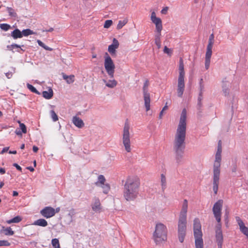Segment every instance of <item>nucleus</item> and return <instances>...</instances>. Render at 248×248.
I'll return each mask as SVG.
<instances>
[{
  "mask_svg": "<svg viewBox=\"0 0 248 248\" xmlns=\"http://www.w3.org/2000/svg\"><path fill=\"white\" fill-rule=\"evenodd\" d=\"M186 110L184 108L182 111L173 141V150L175 153L176 161L178 164L183 162L184 153L186 147Z\"/></svg>",
  "mask_w": 248,
  "mask_h": 248,
  "instance_id": "1",
  "label": "nucleus"
},
{
  "mask_svg": "<svg viewBox=\"0 0 248 248\" xmlns=\"http://www.w3.org/2000/svg\"><path fill=\"white\" fill-rule=\"evenodd\" d=\"M140 182L138 178L128 177L124 186L123 196L127 201L135 200L139 194Z\"/></svg>",
  "mask_w": 248,
  "mask_h": 248,
  "instance_id": "2",
  "label": "nucleus"
},
{
  "mask_svg": "<svg viewBox=\"0 0 248 248\" xmlns=\"http://www.w3.org/2000/svg\"><path fill=\"white\" fill-rule=\"evenodd\" d=\"M188 208L187 200H184L178 222V234L179 240L181 243L184 241L186 230V215Z\"/></svg>",
  "mask_w": 248,
  "mask_h": 248,
  "instance_id": "3",
  "label": "nucleus"
},
{
  "mask_svg": "<svg viewBox=\"0 0 248 248\" xmlns=\"http://www.w3.org/2000/svg\"><path fill=\"white\" fill-rule=\"evenodd\" d=\"M221 152L217 151L215 161L213 167V190L214 194H217L218 191L220 174V162L221 161Z\"/></svg>",
  "mask_w": 248,
  "mask_h": 248,
  "instance_id": "4",
  "label": "nucleus"
},
{
  "mask_svg": "<svg viewBox=\"0 0 248 248\" xmlns=\"http://www.w3.org/2000/svg\"><path fill=\"white\" fill-rule=\"evenodd\" d=\"M168 230L166 226L161 223H157L154 233V239L156 245H160L167 241Z\"/></svg>",
  "mask_w": 248,
  "mask_h": 248,
  "instance_id": "5",
  "label": "nucleus"
},
{
  "mask_svg": "<svg viewBox=\"0 0 248 248\" xmlns=\"http://www.w3.org/2000/svg\"><path fill=\"white\" fill-rule=\"evenodd\" d=\"M201 228L200 219L198 218H195L193 221V231L196 248H203V242L202 238V233Z\"/></svg>",
  "mask_w": 248,
  "mask_h": 248,
  "instance_id": "6",
  "label": "nucleus"
},
{
  "mask_svg": "<svg viewBox=\"0 0 248 248\" xmlns=\"http://www.w3.org/2000/svg\"><path fill=\"white\" fill-rule=\"evenodd\" d=\"M223 201L219 200L213 205V213L217 224L216 227V232H222L221 230V217Z\"/></svg>",
  "mask_w": 248,
  "mask_h": 248,
  "instance_id": "7",
  "label": "nucleus"
},
{
  "mask_svg": "<svg viewBox=\"0 0 248 248\" xmlns=\"http://www.w3.org/2000/svg\"><path fill=\"white\" fill-rule=\"evenodd\" d=\"M130 126L128 120H126L124 123L123 132V143L125 150L127 152H130L131 149L130 146V139L129 133Z\"/></svg>",
  "mask_w": 248,
  "mask_h": 248,
  "instance_id": "8",
  "label": "nucleus"
},
{
  "mask_svg": "<svg viewBox=\"0 0 248 248\" xmlns=\"http://www.w3.org/2000/svg\"><path fill=\"white\" fill-rule=\"evenodd\" d=\"M104 66L110 78H113L115 66L111 58L107 52L105 55Z\"/></svg>",
  "mask_w": 248,
  "mask_h": 248,
  "instance_id": "9",
  "label": "nucleus"
},
{
  "mask_svg": "<svg viewBox=\"0 0 248 248\" xmlns=\"http://www.w3.org/2000/svg\"><path fill=\"white\" fill-rule=\"evenodd\" d=\"M148 85V81L146 80L144 83L143 87L144 105L147 111L149 110L150 109V96L149 93L148 92L147 89Z\"/></svg>",
  "mask_w": 248,
  "mask_h": 248,
  "instance_id": "10",
  "label": "nucleus"
},
{
  "mask_svg": "<svg viewBox=\"0 0 248 248\" xmlns=\"http://www.w3.org/2000/svg\"><path fill=\"white\" fill-rule=\"evenodd\" d=\"M185 76H179L178 78L177 95L181 97L185 90Z\"/></svg>",
  "mask_w": 248,
  "mask_h": 248,
  "instance_id": "11",
  "label": "nucleus"
},
{
  "mask_svg": "<svg viewBox=\"0 0 248 248\" xmlns=\"http://www.w3.org/2000/svg\"><path fill=\"white\" fill-rule=\"evenodd\" d=\"M40 214L46 218H50L55 215V209L50 206L45 207L41 210Z\"/></svg>",
  "mask_w": 248,
  "mask_h": 248,
  "instance_id": "12",
  "label": "nucleus"
},
{
  "mask_svg": "<svg viewBox=\"0 0 248 248\" xmlns=\"http://www.w3.org/2000/svg\"><path fill=\"white\" fill-rule=\"evenodd\" d=\"M151 20L153 23L155 25V29L156 31H161L162 30V23L161 19L157 17L155 12L151 14Z\"/></svg>",
  "mask_w": 248,
  "mask_h": 248,
  "instance_id": "13",
  "label": "nucleus"
},
{
  "mask_svg": "<svg viewBox=\"0 0 248 248\" xmlns=\"http://www.w3.org/2000/svg\"><path fill=\"white\" fill-rule=\"evenodd\" d=\"M236 221L239 226L240 231L242 233L247 236L248 239V227L245 226L244 223L239 217H235Z\"/></svg>",
  "mask_w": 248,
  "mask_h": 248,
  "instance_id": "14",
  "label": "nucleus"
},
{
  "mask_svg": "<svg viewBox=\"0 0 248 248\" xmlns=\"http://www.w3.org/2000/svg\"><path fill=\"white\" fill-rule=\"evenodd\" d=\"M92 208L95 212H100L101 210V203L99 198L95 197L93 199Z\"/></svg>",
  "mask_w": 248,
  "mask_h": 248,
  "instance_id": "15",
  "label": "nucleus"
},
{
  "mask_svg": "<svg viewBox=\"0 0 248 248\" xmlns=\"http://www.w3.org/2000/svg\"><path fill=\"white\" fill-rule=\"evenodd\" d=\"M119 44L118 41L114 38L113 39V42L112 44L109 45L108 47V51L111 54H114L116 52V49H117L119 46Z\"/></svg>",
  "mask_w": 248,
  "mask_h": 248,
  "instance_id": "16",
  "label": "nucleus"
},
{
  "mask_svg": "<svg viewBox=\"0 0 248 248\" xmlns=\"http://www.w3.org/2000/svg\"><path fill=\"white\" fill-rule=\"evenodd\" d=\"M72 122L76 126L79 128H82L84 125L83 121L77 116H75L73 117Z\"/></svg>",
  "mask_w": 248,
  "mask_h": 248,
  "instance_id": "17",
  "label": "nucleus"
},
{
  "mask_svg": "<svg viewBox=\"0 0 248 248\" xmlns=\"http://www.w3.org/2000/svg\"><path fill=\"white\" fill-rule=\"evenodd\" d=\"M216 240L218 248H222L223 241L222 232H216Z\"/></svg>",
  "mask_w": 248,
  "mask_h": 248,
  "instance_id": "18",
  "label": "nucleus"
},
{
  "mask_svg": "<svg viewBox=\"0 0 248 248\" xmlns=\"http://www.w3.org/2000/svg\"><path fill=\"white\" fill-rule=\"evenodd\" d=\"M222 83V90L224 95L226 96L229 94L230 83L226 80V78L223 80Z\"/></svg>",
  "mask_w": 248,
  "mask_h": 248,
  "instance_id": "19",
  "label": "nucleus"
},
{
  "mask_svg": "<svg viewBox=\"0 0 248 248\" xmlns=\"http://www.w3.org/2000/svg\"><path fill=\"white\" fill-rule=\"evenodd\" d=\"M214 43V34H211L209 38L208 44L207 46L206 52H212V47Z\"/></svg>",
  "mask_w": 248,
  "mask_h": 248,
  "instance_id": "20",
  "label": "nucleus"
},
{
  "mask_svg": "<svg viewBox=\"0 0 248 248\" xmlns=\"http://www.w3.org/2000/svg\"><path fill=\"white\" fill-rule=\"evenodd\" d=\"M103 81L105 83L106 86L109 88H114L117 84V82L115 79L107 81L105 79H103Z\"/></svg>",
  "mask_w": 248,
  "mask_h": 248,
  "instance_id": "21",
  "label": "nucleus"
},
{
  "mask_svg": "<svg viewBox=\"0 0 248 248\" xmlns=\"http://www.w3.org/2000/svg\"><path fill=\"white\" fill-rule=\"evenodd\" d=\"M32 224L33 225L39 226L41 227H46L47 226L48 223L46 220L45 219L40 218L34 221Z\"/></svg>",
  "mask_w": 248,
  "mask_h": 248,
  "instance_id": "22",
  "label": "nucleus"
},
{
  "mask_svg": "<svg viewBox=\"0 0 248 248\" xmlns=\"http://www.w3.org/2000/svg\"><path fill=\"white\" fill-rule=\"evenodd\" d=\"M63 78L66 80V82L68 84L73 83L75 81V76L73 75L67 76L63 73H62Z\"/></svg>",
  "mask_w": 248,
  "mask_h": 248,
  "instance_id": "23",
  "label": "nucleus"
},
{
  "mask_svg": "<svg viewBox=\"0 0 248 248\" xmlns=\"http://www.w3.org/2000/svg\"><path fill=\"white\" fill-rule=\"evenodd\" d=\"M212 54V52H206L205 60V68L206 70L208 69L210 64V59Z\"/></svg>",
  "mask_w": 248,
  "mask_h": 248,
  "instance_id": "24",
  "label": "nucleus"
},
{
  "mask_svg": "<svg viewBox=\"0 0 248 248\" xmlns=\"http://www.w3.org/2000/svg\"><path fill=\"white\" fill-rule=\"evenodd\" d=\"M11 36L15 39L22 38V31H20L19 29H16L11 32Z\"/></svg>",
  "mask_w": 248,
  "mask_h": 248,
  "instance_id": "25",
  "label": "nucleus"
},
{
  "mask_svg": "<svg viewBox=\"0 0 248 248\" xmlns=\"http://www.w3.org/2000/svg\"><path fill=\"white\" fill-rule=\"evenodd\" d=\"M53 95V92L51 88H49L48 91H45L42 92L43 96L46 99H50L51 98Z\"/></svg>",
  "mask_w": 248,
  "mask_h": 248,
  "instance_id": "26",
  "label": "nucleus"
},
{
  "mask_svg": "<svg viewBox=\"0 0 248 248\" xmlns=\"http://www.w3.org/2000/svg\"><path fill=\"white\" fill-rule=\"evenodd\" d=\"M106 179L103 175H99L98 177V181L95 183V185L97 186H100L102 185L105 184Z\"/></svg>",
  "mask_w": 248,
  "mask_h": 248,
  "instance_id": "27",
  "label": "nucleus"
},
{
  "mask_svg": "<svg viewBox=\"0 0 248 248\" xmlns=\"http://www.w3.org/2000/svg\"><path fill=\"white\" fill-rule=\"evenodd\" d=\"M179 76H185L184 66L183 64V61L182 58L180 59L179 62Z\"/></svg>",
  "mask_w": 248,
  "mask_h": 248,
  "instance_id": "28",
  "label": "nucleus"
},
{
  "mask_svg": "<svg viewBox=\"0 0 248 248\" xmlns=\"http://www.w3.org/2000/svg\"><path fill=\"white\" fill-rule=\"evenodd\" d=\"M21 220H22V218L20 216H16L15 217H14L11 219L7 220L6 222L8 224H11L13 223H19Z\"/></svg>",
  "mask_w": 248,
  "mask_h": 248,
  "instance_id": "29",
  "label": "nucleus"
},
{
  "mask_svg": "<svg viewBox=\"0 0 248 248\" xmlns=\"http://www.w3.org/2000/svg\"><path fill=\"white\" fill-rule=\"evenodd\" d=\"M161 183L162 189L163 191L166 189L167 187V183H166V178L164 174H161Z\"/></svg>",
  "mask_w": 248,
  "mask_h": 248,
  "instance_id": "30",
  "label": "nucleus"
},
{
  "mask_svg": "<svg viewBox=\"0 0 248 248\" xmlns=\"http://www.w3.org/2000/svg\"><path fill=\"white\" fill-rule=\"evenodd\" d=\"M34 34H35V33L33 31H32L29 29H25L22 31V36H27L28 35Z\"/></svg>",
  "mask_w": 248,
  "mask_h": 248,
  "instance_id": "31",
  "label": "nucleus"
},
{
  "mask_svg": "<svg viewBox=\"0 0 248 248\" xmlns=\"http://www.w3.org/2000/svg\"><path fill=\"white\" fill-rule=\"evenodd\" d=\"M127 21L128 20L127 19H125L123 20L119 21L118 24H117V29H121L127 23Z\"/></svg>",
  "mask_w": 248,
  "mask_h": 248,
  "instance_id": "32",
  "label": "nucleus"
},
{
  "mask_svg": "<svg viewBox=\"0 0 248 248\" xmlns=\"http://www.w3.org/2000/svg\"><path fill=\"white\" fill-rule=\"evenodd\" d=\"M27 87L29 90H30L31 92L35 93L37 94H40V93L39 92H38L36 89L32 85L27 83Z\"/></svg>",
  "mask_w": 248,
  "mask_h": 248,
  "instance_id": "33",
  "label": "nucleus"
},
{
  "mask_svg": "<svg viewBox=\"0 0 248 248\" xmlns=\"http://www.w3.org/2000/svg\"><path fill=\"white\" fill-rule=\"evenodd\" d=\"M2 228L3 229L5 235H13L14 234V232L12 231L10 227H7L6 228H4V227H3Z\"/></svg>",
  "mask_w": 248,
  "mask_h": 248,
  "instance_id": "34",
  "label": "nucleus"
},
{
  "mask_svg": "<svg viewBox=\"0 0 248 248\" xmlns=\"http://www.w3.org/2000/svg\"><path fill=\"white\" fill-rule=\"evenodd\" d=\"M101 186L103 188V192L104 194H108L110 190V186L108 184H105L101 185Z\"/></svg>",
  "mask_w": 248,
  "mask_h": 248,
  "instance_id": "35",
  "label": "nucleus"
},
{
  "mask_svg": "<svg viewBox=\"0 0 248 248\" xmlns=\"http://www.w3.org/2000/svg\"><path fill=\"white\" fill-rule=\"evenodd\" d=\"M51 244L54 248H61L59 240L57 238L52 239Z\"/></svg>",
  "mask_w": 248,
  "mask_h": 248,
  "instance_id": "36",
  "label": "nucleus"
},
{
  "mask_svg": "<svg viewBox=\"0 0 248 248\" xmlns=\"http://www.w3.org/2000/svg\"><path fill=\"white\" fill-rule=\"evenodd\" d=\"M10 28V25L8 24L2 23L0 24V28L4 31H7Z\"/></svg>",
  "mask_w": 248,
  "mask_h": 248,
  "instance_id": "37",
  "label": "nucleus"
},
{
  "mask_svg": "<svg viewBox=\"0 0 248 248\" xmlns=\"http://www.w3.org/2000/svg\"><path fill=\"white\" fill-rule=\"evenodd\" d=\"M51 117L53 122H56L58 120V115L53 110H50V112Z\"/></svg>",
  "mask_w": 248,
  "mask_h": 248,
  "instance_id": "38",
  "label": "nucleus"
},
{
  "mask_svg": "<svg viewBox=\"0 0 248 248\" xmlns=\"http://www.w3.org/2000/svg\"><path fill=\"white\" fill-rule=\"evenodd\" d=\"M7 11L10 16L12 17H16V14L14 12V10L11 7H7Z\"/></svg>",
  "mask_w": 248,
  "mask_h": 248,
  "instance_id": "39",
  "label": "nucleus"
},
{
  "mask_svg": "<svg viewBox=\"0 0 248 248\" xmlns=\"http://www.w3.org/2000/svg\"><path fill=\"white\" fill-rule=\"evenodd\" d=\"M199 89L200 92H203L204 89V85L203 84V80L202 78L199 81Z\"/></svg>",
  "mask_w": 248,
  "mask_h": 248,
  "instance_id": "40",
  "label": "nucleus"
},
{
  "mask_svg": "<svg viewBox=\"0 0 248 248\" xmlns=\"http://www.w3.org/2000/svg\"><path fill=\"white\" fill-rule=\"evenodd\" d=\"M19 127H20V130L22 131L23 133H27V129L26 125L23 124L19 122Z\"/></svg>",
  "mask_w": 248,
  "mask_h": 248,
  "instance_id": "41",
  "label": "nucleus"
},
{
  "mask_svg": "<svg viewBox=\"0 0 248 248\" xmlns=\"http://www.w3.org/2000/svg\"><path fill=\"white\" fill-rule=\"evenodd\" d=\"M112 24V21L111 20H107L105 21L104 25V28H108Z\"/></svg>",
  "mask_w": 248,
  "mask_h": 248,
  "instance_id": "42",
  "label": "nucleus"
},
{
  "mask_svg": "<svg viewBox=\"0 0 248 248\" xmlns=\"http://www.w3.org/2000/svg\"><path fill=\"white\" fill-rule=\"evenodd\" d=\"M10 243L7 240H0V246H9Z\"/></svg>",
  "mask_w": 248,
  "mask_h": 248,
  "instance_id": "43",
  "label": "nucleus"
},
{
  "mask_svg": "<svg viewBox=\"0 0 248 248\" xmlns=\"http://www.w3.org/2000/svg\"><path fill=\"white\" fill-rule=\"evenodd\" d=\"M155 43L158 49L161 48V39H155Z\"/></svg>",
  "mask_w": 248,
  "mask_h": 248,
  "instance_id": "44",
  "label": "nucleus"
},
{
  "mask_svg": "<svg viewBox=\"0 0 248 248\" xmlns=\"http://www.w3.org/2000/svg\"><path fill=\"white\" fill-rule=\"evenodd\" d=\"M163 52L164 53L167 54L169 56H170L172 54L171 50L169 48H168L167 46H165Z\"/></svg>",
  "mask_w": 248,
  "mask_h": 248,
  "instance_id": "45",
  "label": "nucleus"
},
{
  "mask_svg": "<svg viewBox=\"0 0 248 248\" xmlns=\"http://www.w3.org/2000/svg\"><path fill=\"white\" fill-rule=\"evenodd\" d=\"M15 72V69H13V72H8L5 73V75L8 78H11L13 76V73Z\"/></svg>",
  "mask_w": 248,
  "mask_h": 248,
  "instance_id": "46",
  "label": "nucleus"
},
{
  "mask_svg": "<svg viewBox=\"0 0 248 248\" xmlns=\"http://www.w3.org/2000/svg\"><path fill=\"white\" fill-rule=\"evenodd\" d=\"M7 47L9 49H10L11 48L14 49L15 48H20V46L16 44H13L11 46H8Z\"/></svg>",
  "mask_w": 248,
  "mask_h": 248,
  "instance_id": "47",
  "label": "nucleus"
},
{
  "mask_svg": "<svg viewBox=\"0 0 248 248\" xmlns=\"http://www.w3.org/2000/svg\"><path fill=\"white\" fill-rule=\"evenodd\" d=\"M13 166L16 168V169L20 171H22L21 167L19 166L17 163H14Z\"/></svg>",
  "mask_w": 248,
  "mask_h": 248,
  "instance_id": "48",
  "label": "nucleus"
},
{
  "mask_svg": "<svg viewBox=\"0 0 248 248\" xmlns=\"http://www.w3.org/2000/svg\"><path fill=\"white\" fill-rule=\"evenodd\" d=\"M157 34H155V39H161V31H156Z\"/></svg>",
  "mask_w": 248,
  "mask_h": 248,
  "instance_id": "49",
  "label": "nucleus"
},
{
  "mask_svg": "<svg viewBox=\"0 0 248 248\" xmlns=\"http://www.w3.org/2000/svg\"><path fill=\"white\" fill-rule=\"evenodd\" d=\"M202 93L203 92H200L198 98V101H202Z\"/></svg>",
  "mask_w": 248,
  "mask_h": 248,
  "instance_id": "50",
  "label": "nucleus"
},
{
  "mask_svg": "<svg viewBox=\"0 0 248 248\" xmlns=\"http://www.w3.org/2000/svg\"><path fill=\"white\" fill-rule=\"evenodd\" d=\"M219 151L220 152H222V147H221V140H219L218 143L217 151Z\"/></svg>",
  "mask_w": 248,
  "mask_h": 248,
  "instance_id": "51",
  "label": "nucleus"
},
{
  "mask_svg": "<svg viewBox=\"0 0 248 248\" xmlns=\"http://www.w3.org/2000/svg\"><path fill=\"white\" fill-rule=\"evenodd\" d=\"M22 133V131L18 129H16L15 131V133L18 136H21Z\"/></svg>",
  "mask_w": 248,
  "mask_h": 248,
  "instance_id": "52",
  "label": "nucleus"
},
{
  "mask_svg": "<svg viewBox=\"0 0 248 248\" xmlns=\"http://www.w3.org/2000/svg\"><path fill=\"white\" fill-rule=\"evenodd\" d=\"M168 10V7H166L162 9L161 13L162 14H166Z\"/></svg>",
  "mask_w": 248,
  "mask_h": 248,
  "instance_id": "53",
  "label": "nucleus"
},
{
  "mask_svg": "<svg viewBox=\"0 0 248 248\" xmlns=\"http://www.w3.org/2000/svg\"><path fill=\"white\" fill-rule=\"evenodd\" d=\"M37 42L38 44V45L42 47H44V46H45V44L44 43H43L41 40H38L37 41Z\"/></svg>",
  "mask_w": 248,
  "mask_h": 248,
  "instance_id": "54",
  "label": "nucleus"
},
{
  "mask_svg": "<svg viewBox=\"0 0 248 248\" xmlns=\"http://www.w3.org/2000/svg\"><path fill=\"white\" fill-rule=\"evenodd\" d=\"M43 48H44L45 49H46V50H49V51H52L53 50V49L52 48L49 47V46H46V45H45V46H44V47Z\"/></svg>",
  "mask_w": 248,
  "mask_h": 248,
  "instance_id": "55",
  "label": "nucleus"
},
{
  "mask_svg": "<svg viewBox=\"0 0 248 248\" xmlns=\"http://www.w3.org/2000/svg\"><path fill=\"white\" fill-rule=\"evenodd\" d=\"M8 149H9V147H7L3 148V149L2 150V151H1V154H3L4 153L7 152Z\"/></svg>",
  "mask_w": 248,
  "mask_h": 248,
  "instance_id": "56",
  "label": "nucleus"
},
{
  "mask_svg": "<svg viewBox=\"0 0 248 248\" xmlns=\"http://www.w3.org/2000/svg\"><path fill=\"white\" fill-rule=\"evenodd\" d=\"M53 31H54V29L53 28H50L48 30H43V32H52Z\"/></svg>",
  "mask_w": 248,
  "mask_h": 248,
  "instance_id": "57",
  "label": "nucleus"
},
{
  "mask_svg": "<svg viewBox=\"0 0 248 248\" xmlns=\"http://www.w3.org/2000/svg\"><path fill=\"white\" fill-rule=\"evenodd\" d=\"M236 170H237L236 165H234L232 166V171L233 172H235L236 171Z\"/></svg>",
  "mask_w": 248,
  "mask_h": 248,
  "instance_id": "58",
  "label": "nucleus"
},
{
  "mask_svg": "<svg viewBox=\"0 0 248 248\" xmlns=\"http://www.w3.org/2000/svg\"><path fill=\"white\" fill-rule=\"evenodd\" d=\"M32 150L34 152L36 153L38 151V148L36 146H33L32 147Z\"/></svg>",
  "mask_w": 248,
  "mask_h": 248,
  "instance_id": "59",
  "label": "nucleus"
},
{
  "mask_svg": "<svg viewBox=\"0 0 248 248\" xmlns=\"http://www.w3.org/2000/svg\"><path fill=\"white\" fill-rule=\"evenodd\" d=\"M5 173V170L4 168H0V173L3 174Z\"/></svg>",
  "mask_w": 248,
  "mask_h": 248,
  "instance_id": "60",
  "label": "nucleus"
},
{
  "mask_svg": "<svg viewBox=\"0 0 248 248\" xmlns=\"http://www.w3.org/2000/svg\"><path fill=\"white\" fill-rule=\"evenodd\" d=\"M197 106H198V109H200L202 106V101H198Z\"/></svg>",
  "mask_w": 248,
  "mask_h": 248,
  "instance_id": "61",
  "label": "nucleus"
},
{
  "mask_svg": "<svg viewBox=\"0 0 248 248\" xmlns=\"http://www.w3.org/2000/svg\"><path fill=\"white\" fill-rule=\"evenodd\" d=\"M225 220L226 224H227L228 222V213L227 212H226V213H225Z\"/></svg>",
  "mask_w": 248,
  "mask_h": 248,
  "instance_id": "62",
  "label": "nucleus"
},
{
  "mask_svg": "<svg viewBox=\"0 0 248 248\" xmlns=\"http://www.w3.org/2000/svg\"><path fill=\"white\" fill-rule=\"evenodd\" d=\"M27 169L29 170H30L32 172L34 170V169L32 167H28L27 168Z\"/></svg>",
  "mask_w": 248,
  "mask_h": 248,
  "instance_id": "63",
  "label": "nucleus"
},
{
  "mask_svg": "<svg viewBox=\"0 0 248 248\" xmlns=\"http://www.w3.org/2000/svg\"><path fill=\"white\" fill-rule=\"evenodd\" d=\"M18 193L17 191H13V196H18Z\"/></svg>",
  "mask_w": 248,
  "mask_h": 248,
  "instance_id": "64",
  "label": "nucleus"
}]
</instances>
